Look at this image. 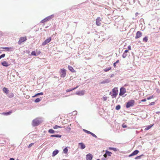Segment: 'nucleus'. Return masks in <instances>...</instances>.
Returning <instances> with one entry per match:
<instances>
[{
    "label": "nucleus",
    "instance_id": "f257e3e1",
    "mask_svg": "<svg viewBox=\"0 0 160 160\" xmlns=\"http://www.w3.org/2000/svg\"><path fill=\"white\" fill-rule=\"evenodd\" d=\"M134 103L135 101L134 100H131L129 101L127 103L126 108H128L131 107L133 106Z\"/></svg>",
    "mask_w": 160,
    "mask_h": 160
},
{
    "label": "nucleus",
    "instance_id": "f03ea898",
    "mask_svg": "<svg viewBox=\"0 0 160 160\" xmlns=\"http://www.w3.org/2000/svg\"><path fill=\"white\" fill-rule=\"evenodd\" d=\"M41 123L40 121L38 118H36L32 121V125L35 126L39 125Z\"/></svg>",
    "mask_w": 160,
    "mask_h": 160
},
{
    "label": "nucleus",
    "instance_id": "7ed1b4c3",
    "mask_svg": "<svg viewBox=\"0 0 160 160\" xmlns=\"http://www.w3.org/2000/svg\"><path fill=\"white\" fill-rule=\"evenodd\" d=\"M112 96L113 98H115L118 94V90L117 88H114L112 90Z\"/></svg>",
    "mask_w": 160,
    "mask_h": 160
},
{
    "label": "nucleus",
    "instance_id": "20e7f679",
    "mask_svg": "<svg viewBox=\"0 0 160 160\" xmlns=\"http://www.w3.org/2000/svg\"><path fill=\"white\" fill-rule=\"evenodd\" d=\"M126 92V90L125 88L122 87L120 89V91L119 94L120 96H122Z\"/></svg>",
    "mask_w": 160,
    "mask_h": 160
},
{
    "label": "nucleus",
    "instance_id": "39448f33",
    "mask_svg": "<svg viewBox=\"0 0 160 160\" xmlns=\"http://www.w3.org/2000/svg\"><path fill=\"white\" fill-rule=\"evenodd\" d=\"M61 75L60 76L62 78H64L66 75V70L64 68H62L61 69Z\"/></svg>",
    "mask_w": 160,
    "mask_h": 160
},
{
    "label": "nucleus",
    "instance_id": "423d86ee",
    "mask_svg": "<svg viewBox=\"0 0 160 160\" xmlns=\"http://www.w3.org/2000/svg\"><path fill=\"white\" fill-rule=\"evenodd\" d=\"M27 40V37L25 36L23 37H21L18 42V44L20 45L22 42L26 41Z\"/></svg>",
    "mask_w": 160,
    "mask_h": 160
},
{
    "label": "nucleus",
    "instance_id": "0eeeda50",
    "mask_svg": "<svg viewBox=\"0 0 160 160\" xmlns=\"http://www.w3.org/2000/svg\"><path fill=\"white\" fill-rule=\"evenodd\" d=\"M102 18H101L100 17H98L97 18L96 20V24L98 26H100L101 24V22L102 21Z\"/></svg>",
    "mask_w": 160,
    "mask_h": 160
},
{
    "label": "nucleus",
    "instance_id": "6e6552de",
    "mask_svg": "<svg viewBox=\"0 0 160 160\" xmlns=\"http://www.w3.org/2000/svg\"><path fill=\"white\" fill-rule=\"evenodd\" d=\"M51 17L50 16L46 18H45L41 21V22L42 23H44L48 21L51 19Z\"/></svg>",
    "mask_w": 160,
    "mask_h": 160
},
{
    "label": "nucleus",
    "instance_id": "1a4fd4ad",
    "mask_svg": "<svg viewBox=\"0 0 160 160\" xmlns=\"http://www.w3.org/2000/svg\"><path fill=\"white\" fill-rule=\"evenodd\" d=\"M142 33L141 32L139 31H138L136 33L135 38L136 39H137L139 38H140L142 36Z\"/></svg>",
    "mask_w": 160,
    "mask_h": 160
},
{
    "label": "nucleus",
    "instance_id": "9d476101",
    "mask_svg": "<svg viewBox=\"0 0 160 160\" xmlns=\"http://www.w3.org/2000/svg\"><path fill=\"white\" fill-rule=\"evenodd\" d=\"M51 40V37H50L49 38L45 40L42 43V45L43 46L47 44L48 43L50 42Z\"/></svg>",
    "mask_w": 160,
    "mask_h": 160
},
{
    "label": "nucleus",
    "instance_id": "9b49d317",
    "mask_svg": "<svg viewBox=\"0 0 160 160\" xmlns=\"http://www.w3.org/2000/svg\"><path fill=\"white\" fill-rule=\"evenodd\" d=\"M92 156L90 154H88L86 156V159L87 160H92Z\"/></svg>",
    "mask_w": 160,
    "mask_h": 160
},
{
    "label": "nucleus",
    "instance_id": "f8f14e48",
    "mask_svg": "<svg viewBox=\"0 0 160 160\" xmlns=\"http://www.w3.org/2000/svg\"><path fill=\"white\" fill-rule=\"evenodd\" d=\"M139 151L138 150H136L134 151L133 152H132L131 154L129 155V157H131V156L135 155L138 154L139 152Z\"/></svg>",
    "mask_w": 160,
    "mask_h": 160
},
{
    "label": "nucleus",
    "instance_id": "ddd939ff",
    "mask_svg": "<svg viewBox=\"0 0 160 160\" xmlns=\"http://www.w3.org/2000/svg\"><path fill=\"white\" fill-rule=\"evenodd\" d=\"M128 50H125L122 55V57L123 58H125L128 55Z\"/></svg>",
    "mask_w": 160,
    "mask_h": 160
},
{
    "label": "nucleus",
    "instance_id": "4468645a",
    "mask_svg": "<svg viewBox=\"0 0 160 160\" xmlns=\"http://www.w3.org/2000/svg\"><path fill=\"white\" fill-rule=\"evenodd\" d=\"M2 65L5 67H8L9 66V64L6 61H3V62L1 63Z\"/></svg>",
    "mask_w": 160,
    "mask_h": 160
},
{
    "label": "nucleus",
    "instance_id": "2eb2a0df",
    "mask_svg": "<svg viewBox=\"0 0 160 160\" xmlns=\"http://www.w3.org/2000/svg\"><path fill=\"white\" fill-rule=\"evenodd\" d=\"M68 68L69 70L72 72H76V71L72 66L69 65L68 66Z\"/></svg>",
    "mask_w": 160,
    "mask_h": 160
},
{
    "label": "nucleus",
    "instance_id": "dca6fc26",
    "mask_svg": "<svg viewBox=\"0 0 160 160\" xmlns=\"http://www.w3.org/2000/svg\"><path fill=\"white\" fill-rule=\"evenodd\" d=\"M79 145L80 146V148L81 149H83L85 148V146L83 143L82 142L79 143Z\"/></svg>",
    "mask_w": 160,
    "mask_h": 160
},
{
    "label": "nucleus",
    "instance_id": "f3484780",
    "mask_svg": "<svg viewBox=\"0 0 160 160\" xmlns=\"http://www.w3.org/2000/svg\"><path fill=\"white\" fill-rule=\"evenodd\" d=\"M3 92L6 94L8 93L9 92V90L8 89L6 88H4L3 89Z\"/></svg>",
    "mask_w": 160,
    "mask_h": 160
},
{
    "label": "nucleus",
    "instance_id": "a211bd4d",
    "mask_svg": "<svg viewBox=\"0 0 160 160\" xmlns=\"http://www.w3.org/2000/svg\"><path fill=\"white\" fill-rule=\"evenodd\" d=\"M59 152V151L58 150L54 151L52 153V156L54 157Z\"/></svg>",
    "mask_w": 160,
    "mask_h": 160
},
{
    "label": "nucleus",
    "instance_id": "6ab92c4d",
    "mask_svg": "<svg viewBox=\"0 0 160 160\" xmlns=\"http://www.w3.org/2000/svg\"><path fill=\"white\" fill-rule=\"evenodd\" d=\"M84 92L82 91H77L76 92V94L78 95H83V94Z\"/></svg>",
    "mask_w": 160,
    "mask_h": 160
},
{
    "label": "nucleus",
    "instance_id": "aec40b11",
    "mask_svg": "<svg viewBox=\"0 0 160 160\" xmlns=\"http://www.w3.org/2000/svg\"><path fill=\"white\" fill-rule=\"evenodd\" d=\"M153 124H152V125H149L148 126L146 127L145 129V130L147 131L149 129L153 126Z\"/></svg>",
    "mask_w": 160,
    "mask_h": 160
},
{
    "label": "nucleus",
    "instance_id": "412c9836",
    "mask_svg": "<svg viewBox=\"0 0 160 160\" xmlns=\"http://www.w3.org/2000/svg\"><path fill=\"white\" fill-rule=\"evenodd\" d=\"M111 69V67H109L108 68H105L103 69V71L105 72H107L109 71Z\"/></svg>",
    "mask_w": 160,
    "mask_h": 160
},
{
    "label": "nucleus",
    "instance_id": "4be33fe9",
    "mask_svg": "<svg viewBox=\"0 0 160 160\" xmlns=\"http://www.w3.org/2000/svg\"><path fill=\"white\" fill-rule=\"evenodd\" d=\"M51 137L57 138H61V135H51Z\"/></svg>",
    "mask_w": 160,
    "mask_h": 160
},
{
    "label": "nucleus",
    "instance_id": "5701e85b",
    "mask_svg": "<svg viewBox=\"0 0 160 160\" xmlns=\"http://www.w3.org/2000/svg\"><path fill=\"white\" fill-rule=\"evenodd\" d=\"M109 150H112L114 151H117L118 150V149L116 148H112V147L109 148Z\"/></svg>",
    "mask_w": 160,
    "mask_h": 160
},
{
    "label": "nucleus",
    "instance_id": "b1692460",
    "mask_svg": "<svg viewBox=\"0 0 160 160\" xmlns=\"http://www.w3.org/2000/svg\"><path fill=\"white\" fill-rule=\"evenodd\" d=\"M68 151V149L67 147L65 148L64 149H63V152L64 153H67Z\"/></svg>",
    "mask_w": 160,
    "mask_h": 160
},
{
    "label": "nucleus",
    "instance_id": "393cba45",
    "mask_svg": "<svg viewBox=\"0 0 160 160\" xmlns=\"http://www.w3.org/2000/svg\"><path fill=\"white\" fill-rule=\"evenodd\" d=\"M78 86H77V87H76L75 88H73L72 89H68L67 90V92H70V91H72L73 90H75V89H76L77 88H78Z\"/></svg>",
    "mask_w": 160,
    "mask_h": 160
},
{
    "label": "nucleus",
    "instance_id": "a878e982",
    "mask_svg": "<svg viewBox=\"0 0 160 160\" xmlns=\"http://www.w3.org/2000/svg\"><path fill=\"white\" fill-rule=\"evenodd\" d=\"M43 94V93L42 92L36 94L34 96H33L32 97H35L38 95H42Z\"/></svg>",
    "mask_w": 160,
    "mask_h": 160
},
{
    "label": "nucleus",
    "instance_id": "bb28decb",
    "mask_svg": "<svg viewBox=\"0 0 160 160\" xmlns=\"http://www.w3.org/2000/svg\"><path fill=\"white\" fill-rule=\"evenodd\" d=\"M106 152L107 155H108L109 156H111V154H112V153L111 152H109L107 150L106 151Z\"/></svg>",
    "mask_w": 160,
    "mask_h": 160
},
{
    "label": "nucleus",
    "instance_id": "cd10ccee",
    "mask_svg": "<svg viewBox=\"0 0 160 160\" xmlns=\"http://www.w3.org/2000/svg\"><path fill=\"white\" fill-rule=\"evenodd\" d=\"M148 40V37H145L143 39V41L144 42H146Z\"/></svg>",
    "mask_w": 160,
    "mask_h": 160
},
{
    "label": "nucleus",
    "instance_id": "c85d7f7f",
    "mask_svg": "<svg viewBox=\"0 0 160 160\" xmlns=\"http://www.w3.org/2000/svg\"><path fill=\"white\" fill-rule=\"evenodd\" d=\"M31 55H32L34 56L37 55V54H36V52L35 51H32L31 53Z\"/></svg>",
    "mask_w": 160,
    "mask_h": 160
},
{
    "label": "nucleus",
    "instance_id": "c756f323",
    "mask_svg": "<svg viewBox=\"0 0 160 160\" xmlns=\"http://www.w3.org/2000/svg\"><path fill=\"white\" fill-rule=\"evenodd\" d=\"M12 112V111H9L8 112L3 113V114L4 115H8L10 114Z\"/></svg>",
    "mask_w": 160,
    "mask_h": 160
},
{
    "label": "nucleus",
    "instance_id": "7c9ffc66",
    "mask_svg": "<svg viewBox=\"0 0 160 160\" xmlns=\"http://www.w3.org/2000/svg\"><path fill=\"white\" fill-rule=\"evenodd\" d=\"M48 132L50 133H54L55 132L52 129H50L49 130Z\"/></svg>",
    "mask_w": 160,
    "mask_h": 160
},
{
    "label": "nucleus",
    "instance_id": "2f4dec72",
    "mask_svg": "<svg viewBox=\"0 0 160 160\" xmlns=\"http://www.w3.org/2000/svg\"><path fill=\"white\" fill-rule=\"evenodd\" d=\"M41 100V99L39 98H37L35 100V102H40Z\"/></svg>",
    "mask_w": 160,
    "mask_h": 160
},
{
    "label": "nucleus",
    "instance_id": "473e14b6",
    "mask_svg": "<svg viewBox=\"0 0 160 160\" xmlns=\"http://www.w3.org/2000/svg\"><path fill=\"white\" fill-rule=\"evenodd\" d=\"M2 48L4 49H6L7 51H9L11 49H12L11 48H8V47H5L3 48Z\"/></svg>",
    "mask_w": 160,
    "mask_h": 160
},
{
    "label": "nucleus",
    "instance_id": "72a5a7b5",
    "mask_svg": "<svg viewBox=\"0 0 160 160\" xmlns=\"http://www.w3.org/2000/svg\"><path fill=\"white\" fill-rule=\"evenodd\" d=\"M35 51L37 55H39L41 53V52L38 49H36Z\"/></svg>",
    "mask_w": 160,
    "mask_h": 160
},
{
    "label": "nucleus",
    "instance_id": "f704fd0d",
    "mask_svg": "<svg viewBox=\"0 0 160 160\" xmlns=\"http://www.w3.org/2000/svg\"><path fill=\"white\" fill-rule=\"evenodd\" d=\"M83 131L85 132H86V133H88V134H90L91 133V132L89 131H88L86 130H85V129H83Z\"/></svg>",
    "mask_w": 160,
    "mask_h": 160
},
{
    "label": "nucleus",
    "instance_id": "c9c22d12",
    "mask_svg": "<svg viewBox=\"0 0 160 160\" xmlns=\"http://www.w3.org/2000/svg\"><path fill=\"white\" fill-rule=\"evenodd\" d=\"M121 106L120 105H118L116 107V109L117 110H119L120 109Z\"/></svg>",
    "mask_w": 160,
    "mask_h": 160
},
{
    "label": "nucleus",
    "instance_id": "e433bc0d",
    "mask_svg": "<svg viewBox=\"0 0 160 160\" xmlns=\"http://www.w3.org/2000/svg\"><path fill=\"white\" fill-rule=\"evenodd\" d=\"M62 128V127L58 126V125H55L53 127V128L54 129H57L58 128Z\"/></svg>",
    "mask_w": 160,
    "mask_h": 160
},
{
    "label": "nucleus",
    "instance_id": "4c0bfd02",
    "mask_svg": "<svg viewBox=\"0 0 160 160\" xmlns=\"http://www.w3.org/2000/svg\"><path fill=\"white\" fill-rule=\"evenodd\" d=\"M102 98L104 101H106L107 100V97L106 96H104Z\"/></svg>",
    "mask_w": 160,
    "mask_h": 160
},
{
    "label": "nucleus",
    "instance_id": "58836bf2",
    "mask_svg": "<svg viewBox=\"0 0 160 160\" xmlns=\"http://www.w3.org/2000/svg\"><path fill=\"white\" fill-rule=\"evenodd\" d=\"M90 134H91L93 137H95V138H97V136L95 135L94 134H93V133H92V132H91Z\"/></svg>",
    "mask_w": 160,
    "mask_h": 160
},
{
    "label": "nucleus",
    "instance_id": "ea45409f",
    "mask_svg": "<svg viewBox=\"0 0 160 160\" xmlns=\"http://www.w3.org/2000/svg\"><path fill=\"white\" fill-rule=\"evenodd\" d=\"M5 56V54H3L2 55H1V56H0V59L1 58H4Z\"/></svg>",
    "mask_w": 160,
    "mask_h": 160
},
{
    "label": "nucleus",
    "instance_id": "a19ab883",
    "mask_svg": "<svg viewBox=\"0 0 160 160\" xmlns=\"http://www.w3.org/2000/svg\"><path fill=\"white\" fill-rule=\"evenodd\" d=\"M152 98H153V95L148 98L147 99L148 100H150Z\"/></svg>",
    "mask_w": 160,
    "mask_h": 160
},
{
    "label": "nucleus",
    "instance_id": "79ce46f5",
    "mask_svg": "<svg viewBox=\"0 0 160 160\" xmlns=\"http://www.w3.org/2000/svg\"><path fill=\"white\" fill-rule=\"evenodd\" d=\"M34 143H32L29 144L28 146V148H29L30 147H31L33 145Z\"/></svg>",
    "mask_w": 160,
    "mask_h": 160
},
{
    "label": "nucleus",
    "instance_id": "37998d69",
    "mask_svg": "<svg viewBox=\"0 0 160 160\" xmlns=\"http://www.w3.org/2000/svg\"><path fill=\"white\" fill-rule=\"evenodd\" d=\"M141 156H138L136 157L135 158V159H140L141 158Z\"/></svg>",
    "mask_w": 160,
    "mask_h": 160
},
{
    "label": "nucleus",
    "instance_id": "c03bdc74",
    "mask_svg": "<svg viewBox=\"0 0 160 160\" xmlns=\"http://www.w3.org/2000/svg\"><path fill=\"white\" fill-rule=\"evenodd\" d=\"M128 48L129 50H131V46L129 45L128 47Z\"/></svg>",
    "mask_w": 160,
    "mask_h": 160
},
{
    "label": "nucleus",
    "instance_id": "a18cd8bd",
    "mask_svg": "<svg viewBox=\"0 0 160 160\" xmlns=\"http://www.w3.org/2000/svg\"><path fill=\"white\" fill-rule=\"evenodd\" d=\"M154 104H155V102H151L150 103V104H149V105H154Z\"/></svg>",
    "mask_w": 160,
    "mask_h": 160
},
{
    "label": "nucleus",
    "instance_id": "49530a36",
    "mask_svg": "<svg viewBox=\"0 0 160 160\" xmlns=\"http://www.w3.org/2000/svg\"><path fill=\"white\" fill-rule=\"evenodd\" d=\"M146 101V99H144L141 100V102H144Z\"/></svg>",
    "mask_w": 160,
    "mask_h": 160
},
{
    "label": "nucleus",
    "instance_id": "de8ad7c7",
    "mask_svg": "<svg viewBox=\"0 0 160 160\" xmlns=\"http://www.w3.org/2000/svg\"><path fill=\"white\" fill-rule=\"evenodd\" d=\"M122 127L123 128H126L127 127V126L126 125H123V124L122 125Z\"/></svg>",
    "mask_w": 160,
    "mask_h": 160
},
{
    "label": "nucleus",
    "instance_id": "09e8293b",
    "mask_svg": "<svg viewBox=\"0 0 160 160\" xmlns=\"http://www.w3.org/2000/svg\"><path fill=\"white\" fill-rule=\"evenodd\" d=\"M107 154H106V152L105 153V154H104L103 155L104 157H105V158H106L107 157Z\"/></svg>",
    "mask_w": 160,
    "mask_h": 160
},
{
    "label": "nucleus",
    "instance_id": "8fccbe9b",
    "mask_svg": "<svg viewBox=\"0 0 160 160\" xmlns=\"http://www.w3.org/2000/svg\"><path fill=\"white\" fill-rule=\"evenodd\" d=\"M67 128L68 129H69V130H70L71 129L70 127L69 126H68V127H67Z\"/></svg>",
    "mask_w": 160,
    "mask_h": 160
},
{
    "label": "nucleus",
    "instance_id": "3c124183",
    "mask_svg": "<svg viewBox=\"0 0 160 160\" xmlns=\"http://www.w3.org/2000/svg\"><path fill=\"white\" fill-rule=\"evenodd\" d=\"M119 62V60H118L115 62V63H118Z\"/></svg>",
    "mask_w": 160,
    "mask_h": 160
},
{
    "label": "nucleus",
    "instance_id": "603ef678",
    "mask_svg": "<svg viewBox=\"0 0 160 160\" xmlns=\"http://www.w3.org/2000/svg\"><path fill=\"white\" fill-rule=\"evenodd\" d=\"M9 160H14V159L13 158H10Z\"/></svg>",
    "mask_w": 160,
    "mask_h": 160
},
{
    "label": "nucleus",
    "instance_id": "864d4df0",
    "mask_svg": "<svg viewBox=\"0 0 160 160\" xmlns=\"http://www.w3.org/2000/svg\"><path fill=\"white\" fill-rule=\"evenodd\" d=\"M116 64L115 62L113 63V66L115 67H116Z\"/></svg>",
    "mask_w": 160,
    "mask_h": 160
},
{
    "label": "nucleus",
    "instance_id": "5fc2aeb1",
    "mask_svg": "<svg viewBox=\"0 0 160 160\" xmlns=\"http://www.w3.org/2000/svg\"><path fill=\"white\" fill-rule=\"evenodd\" d=\"M2 35V32H0V35Z\"/></svg>",
    "mask_w": 160,
    "mask_h": 160
},
{
    "label": "nucleus",
    "instance_id": "6e6d98bb",
    "mask_svg": "<svg viewBox=\"0 0 160 160\" xmlns=\"http://www.w3.org/2000/svg\"><path fill=\"white\" fill-rule=\"evenodd\" d=\"M11 96L12 97H13L14 96V95L13 93H12Z\"/></svg>",
    "mask_w": 160,
    "mask_h": 160
},
{
    "label": "nucleus",
    "instance_id": "4d7b16f0",
    "mask_svg": "<svg viewBox=\"0 0 160 160\" xmlns=\"http://www.w3.org/2000/svg\"><path fill=\"white\" fill-rule=\"evenodd\" d=\"M96 160H99V159H97Z\"/></svg>",
    "mask_w": 160,
    "mask_h": 160
}]
</instances>
